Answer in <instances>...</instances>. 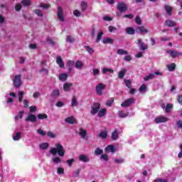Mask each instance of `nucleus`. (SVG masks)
<instances>
[{"mask_svg": "<svg viewBox=\"0 0 182 182\" xmlns=\"http://www.w3.org/2000/svg\"><path fill=\"white\" fill-rule=\"evenodd\" d=\"M156 76H161V73L160 72H155L154 73L149 74V75L144 77V80L147 82L148 80H151V79H154Z\"/></svg>", "mask_w": 182, "mask_h": 182, "instance_id": "0eeeda50", "label": "nucleus"}, {"mask_svg": "<svg viewBox=\"0 0 182 182\" xmlns=\"http://www.w3.org/2000/svg\"><path fill=\"white\" fill-rule=\"evenodd\" d=\"M136 33L139 34L149 33V30L143 26H138L136 29Z\"/></svg>", "mask_w": 182, "mask_h": 182, "instance_id": "ddd939ff", "label": "nucleus"}, {"mask_svg": "<svg viewBox=\"0 0 182 182\" xmlns=\"http://www.w3.org/2000/svg\"><path fill=\"white\" fill-rule=\"evenodd\" d=\"M21 139H22V132H16L13 136V140H14V141H18L21 140Z\"/></svg>", "mask_w": 182, "mask_h": 182, "instance_id": "412c9836", "label": "nucleus"}, {"mask_svg": "<svg viewBox=\"0 0 182 182\" xmlns=\"http://www.w3.org/2000/svg\"><path fill=\"white\" fill-rule=\"evenodd\" d=\"M73 15H74L75 16L79 17V16H82V13H81L80 11H79L78 10H75V11H73Z\"/></svg>", "mask_w": 182, "mask_h": 182, "instance_id": "13d9d810", "label": "nucleus"}, {"mask_svg": "<svg viewBox=\"0 0 182 182\" xmlns=\"http://www.w3.org/2000/svg\"><path fill=\"white\" fill-rule=\"evenodd\" d=\"M67 42H70V43H72L73 42V38L72 36H68L66 38Z\"/></svg>", "mask_w": 182, "mask_h": 182, "instance_id": "774afa93", "label": "nucleus"}, {"mask_svg": "<svg viewBox=\"0 0 182 182\" xmlns=\"http://www.w3.org/2000/svg\"><path fill=\"white\" fill-rule=\"evenodd\" d=\"M165 10L168 15H171V11H173V8L170 6H165Z\"/></svg>", "mask_w": 182, "mask_h": 182, "instance_id": "ea45409f", "label": "nucleus"}, {"mask_svg": "<svg viewBox=\"0 0 182 182\" xmlns=\"http://www.w3.org/2000/svg\"><path fill=\"white\" fill-rule=\"evenodd\" d=\"M92 74L93 76H99V75H100V70L96 68L93 69Z\"/></svg>", "mask_w": 182, "mask_h": 182, "instance_id": "49530a36", "label": "nucleus"}, {"mask_svg": "<svg viewBox=\"0 0 182 182\" xmlns=\"http://www.w3.org/2000/svg\"><path fill=\"white\" fill-rule=\"evenodd\" d=\"M95 156H100L101 154H103V150H102L100 148H97L95 150Z\"/></svg>", "mask_w": 182, "mask_h": 182, "instance_id": "c03bdc74", "label": "nucleus"}, {"mask_svg": "<svg viewBox=\"0 0 182 182\" xmlns=\"http://www.w3.org/2000/svg\"><path fill=\"white\" fill-rule=\"evenodd\" d=\"M136 45L140 46V50H146V49H149V46L140 38L137 39Z\"/></svg>", "mask_w": 182, "mask_h": 182, "instance_id": "39448f33", "label": "nucleus"}, {"mask_svg": "<svg viewBox=\"0 0 182 182\" xmlns=\"http://www.w3.org/2000/svg\"><path fill=\"white\" fill-rule=\"evenodd\" d=\"M22 102L24 105V107H26V108L29 107V101L28 100H26V99L23 100Z\"/></svg>", "mask_w": 182, "mask_h": 182, "instance_id": "4d7b16f0", "label": "nucleus"}, {"mask_svg": "<svg viewBox=\"0 0 182 182\" xmlns=\"http://www.w3.org/2000/svg\"><path fill=\"white\" fill-rule=\"evenodd\" d=\"M79 160L80 161H82L83 163H87L89 161H90V159H89V157H87V156L85 155V154H82L79 156Z\"/></svg>", "mask_w": 182, "mask_h": 182, "instance_id": "f3484780", "label": "nucleus"}, {"mask_svg": "<svg viewBox=\"0 0 182 182\" xmlns=\"http://www.w3.org/2000/svg\"><path fill=\"white\" fill-rule=\"evenodd\" d=\"M21 4L23 6H29L32 4L31 0H22Z\"/></svg>", "mask_w": 182, "mask_h": 182, "instance_id": "473e14b6", "label": "nucleus"}, {"mask_svg": "<svg viewBox=\"0 0 182 182\" xmlns=\"http://www.w3.org/2000/svg\"><path fill=\"white\" fill-rule=\"evenodd\" d=\"M117 55H127V53H129L126 50L118 49L117 50Z\"/></svg>", "mask_w": 182, "mask_h": 182, "instance_id": "58836bf2", "label": "nucleus"}, {"mask_svg": "<svg viewBox=\"0 0 182 182\" xmlns=\"http://www.w3.org/2000/svg\"><path fill=\"white\" fill-rule=\"evenodd\" d=\"M37 107L36 106H31L29 107L30 113H36Z\"/></svg>", "mask_w": 182, "mask_h": 182, "instance_id": "8fccbe9b", "label": "nucleus"}, {"mask_svg": "<svg viewBox=\"0 0 182 182\" xmlns=\"http://www.w3.org/2000/svg\"><path fill=\"white\" fill-rule=\"evenodd\" d=\"M57 173L58 174H65V168L62 167H59L57 168Z\"/></svg>", "mask_w": 182, "mask_h": 182, "instance_id": "de8ad7c7", "label": "nucleus"}, {"mask_svg": "<svg viewBox=\"0 0 182 182\" xmlns=\"http://www.w3.org/2000/svg\"><path fill=\"white\" fill-rule=\"evenodd\" d=\"M65 148L60 143H57L55 144V147L51 148L50 149V154L53 156H56V154H58L60 157H63L65 156Z\"/></svg>", "mask_w": 182, "mask_h": 182, "instance_id": "f257e3e1", "label": "nucleus"}, {"mask_svg": "<svg viewBox=\"0 0 182 182\" xmlns=\"http://www.w3.org/2000/svg\"><path fill=\"white\" fill-rule=\"evenodd\" d=\"M135 22L137 23V25H141V19L139 16H137L135 18Z\"/></svg>", "mask_w": 182, "mask_h": 182, "instance_id": "0e129e2a", "label": "nucleus"}, {"mask_svg": "<svg viewBox=\"0 0 182 182\" xmlns=\"http://www.w3.org/2000/svg\"><path fill=\"white\" fill-rule=\"evenodd\" d=\"M119 117H127L129 112H124L123 111H119L118 112Z\"/></svg>", "mask_w": 182, "mask_h": 182, "instance_id": "37998d69", "label": "nucleus"}, {"mask_svg": "<svg viewBox=\"0 0 182 182\" xmlns=\"http://www.w3.org/2000/svg\"><path fill=\"white\" fill-rule=\"evenodd\" d=\"M126 32L128 35H134L136 31H134V28L132 27H128L126 28Z\"/></svg>", "mask_w": 182, "mask_h": 182, "instance_id": "c85d7f7f", "label": "nucleus"}, {"mask_svg": "<svg viewBox=\"0 0 182 182\" xmlns=\"http://www.w3.org/2000/svg\"><path fill=\"white\" fill-rule=\"evenodd\" d=\"M117 9L119 12H126V11H127V5L123 2L119 3L117 5Z\"/></svg>", "mask_w": 182, "mask_h": 182, "instance_id": "f8f14e48", "label": "nucleus"}, {"mask_svg": "<svg viewBox=\"0 0 182 182\" xmlns=\"http://www.w3.org/2000/svg\"><path fill=\"white\" fill-rule=\"evenodd\" d=\"M58 79L59 80H60V82H66V80H68V74L66 73L60 74L58 76Z\"/></svg>", "mask_w": 182, "mask_h": 182, "instance_id": "4be33fe9", "label": "nucleus"}, {"mask_svg": "<svg viewBox=\"0 0 182 182\" xmlns=\"http://www.w3.org/2000/svg\"><path fill=\"white\" fill-rule=\"evenodd\" d=\"M100 110V103H94V105L91 107V114L95 116L97 112Z\"/></svg>", "mask_w": 182, "mask_h": 182, "instance_id": "20e7f679", "label": "nucleus"}, {"mask_svg": "<svg viewBox=\"0 0 182 182\" xmlns=\"http://www.w3.org/2000/svg\"><path fill=\"white\" fill-rule=\"evenodd\" d=\"M112 140H117L119 139V132L117 129H114L111 136Z\"/></svg>", "mask_w": 182, "mask_h": 182, "instance_id": "bb28decb", "label": "nucleus"}, {"mask_svg": "<svg viewBox=\"0 0 182 182\" xmlns=\"http://www.w3.org/2000/svg\"><path fill=\"white\" fill-rule=\"evenodd\" d=\"M52 161L54 164H60V163H62V159L59 156H54L52 159Z\"/></svg>", "mask_w": 182, "mask_h": 182, "instance_id": "b1692460", "label": "nucleus"}, {"mask_svg": "<svg viewBox=\"0 0 182 182\" xmlns=\"http://www.w3.org/2000/svg\"><path fill=\"white\" fill-rule=\"evenodd\" d=\"M114 163H117V164H122V163H124V160L122 159H115Z\"/></svg>", "mask_w": 182, "mask_h": 182, "instance_id": "052dcab7", "label": "nucleus"}, {"mask_svg": "<svg viewBox=\"0 0 182 182\" xmlns=\"http://www.w3.org/2000/svg\"><path fill=\"white\" fill-rule=\"evenodd\" d=\"M105 151L107 153H114V146L113 145H108L105 148Z\"/></svg>", "mask_w": 182, "mask_h": 182, "instance_id": "a878e982", "label": "nucleus"}, {"mask_svg": "<svg viewBox=\"0 0 182 182\" xmlns=\"http://www.w3.org/2000/svg\"><path fill=\"white\" fill-rule=\"evenodd\" d=\"M102 36H103V32L100 31L97 36V42L101 41Z\"/></svg>", "mask_w": 182, "mask_h": 182, "instance_id": "e2e57ef3", "label": "nucleus"}, {"mask_svg": "<svg viewBox=\"0 0 182 182\" xmlns=\"http://www.w3.org/2000/svg\"><path fill=\"white\" fill-rule=\"evenodd\" d=\"M40 8H43V9H48V8H50V5L46 4H41Z\"/></svg>", "mask_w": 182, "mask_h": 182, "instance_id": "6e6d98bb", "label": "nucleus"}, {"mask_svg": "<svg viewBox=\"0 0 182 182\" xmlns=\"http://www.w3.org/2000/svg\"><path fill=\"white\" fill-rule=\"evenodd\" d=\"M25 95V92L23 91H18V92L19 103L22 102V101L23 100V95Z\"/></svg>", "mask_w": 182, "mask_h": 182, "instance_id": "7c9ffc66", "label": "nucleus"}, {"mask_svg": "<svg viewBox=\"0 0 182 182\" xmlns=\"http://www.w3.org/2000/svg\"><path fill=\"white\" fill-rule=\"evenodd\" d=\"M49 147V144L45 142L40 144V149L42 150H46Z\"/></svg>", "mask_w": 182, "mask_h": 182, "instance_id": "79ce46f5", "label": "nucleus"}, {"mask_svg": "<svg viewBox=\"0 0 182 182\" xmlns=\"http://www.w3.org/2000/svg\"><path fill=\"white\" fill-rule=\"evenodd\" d=\"M81 8H82V11H86V9L87 8V4H86V2L82 1L81 3Z\"/></svg>", "mask_w": 182, "mask_h": 182, "instance_id": "5fc2aeb1", "label": "nucleus"}, {"mask_svg": "<svg viewBox=\"0 0 182 182\" xmlns=\"http://www.w3.org/2000/svg\"><path fill=\"white\" fill-rule=\"evenodd\" d=\"M71 106L73 107H75L77 106V100L76 99V97H73L72 98Z\"/></svg>", "mask_w": 182, "mask_h": 182, "instance_id": "a19ab883", "label": "nucleus"}, {"mask_svg": "<svg viewBox=\"0 0 182 182\" xmlns=\"http://www.w3.org/2000/svg\"><path fill=\"white\" fill-rule=\"evenodd\" d=\"M15 9L16 11H17L18 12H19V11H21V9H22V4H17L15 6Z\"/></svg>", "mask_w": 182, "mask_h": 182, "instance_id": "680f3d73", "label": "nucleus"}, {"mask_svg": "<svg viewBox=\"0 0 182 182\" xmlns=\"http://www.w3.org/2000/svg\"><path fill=\"white\" fill-rule=\"evenodd\" d=\"M34 14L38 15V16H43V14H42V11L39 9L35 10Z\"/></svg>", "mask_w": 182, "mask_h": 182, "instance_id": "bf43d9fd", "label": "nucleus"}, {"mask_svg": "<svg viewBox=\"0 0 182 182\" xmlns=\"http://www.w3.org/2000/svg\"><path fill=\"white\" fill-rule=\"evenodd\" d=\"M173 109V105L171 104H168L166 105V107L165 108V112L166 113H168V112H170V109Z\"/></svg>", "mask_w": 182, "mask_h": 182, "instance_id": "09e8293b", "label": "nucleus"}, {"mask_svg": "<svg viewBox=\"0 0 182 182\" xmlns=\"http://www.w3.org/2000/svg\"><path fill=\"white\" fill-rule=\"evenodd\" d=\"M127 71V70L126 69L122 70L118 75V77L119 79H123V77H124V75H126Z\"/></svg>", "mask_w": 182, "mask_h": 182, "instance_id": "c9c22d12", "label": "nucleus"}, {"mask_svg": "<svg viewBox=\"0 0 182 182\" xmlns=\"http://www.w3.org/2000/svg\"><path fill=\"white\" fill-rule=\"evenodd\" d=\"M146 90H147V86L145 84H143L139 87V91L140 92V93H144V92H146Z\"/></svg>", "mask_w": 182, "mask_h": 182, "instance_id": "4c0bfd02", "label": "nucleus"}, {"mask_svg": "<svg viewBox=\"0 0 182 182\" xmlns=\"http://www.w3.org/2000/svg\"><path fill=\"white\" fill-rule=\"evenodd\" d=\"M102 72L103 75H106V73H107L109 72V73H114V70H113V69H111V68H102Z\"/></svg>", "mask_w": 182, "mask_h": 182, "instance_id": "c756f323", "label": "nucleus"}, {"mask_svg": "<svg viewBox=\"0 0 182 182\" xmlns=\"http://www.w3.org/2000/svg\"><path fill=\"white\" fill-rule=\"evenodd\" d=\"M74 161H75L74 159L67 160V163H68L69 167H72V164H73Z\"/></svg>", "mask_w": 182, "mask_h": 182, "instance_id": "69168bd1", "label": "nucleus"}, {"mask_svg": "<svg viewBox=\"0 0 182 182\" xmlns=\"http://www.w3.org/2000/svg\"><path fill=\"white\" fill-rule=\"evenodd\" d=\"M154 122L155 123H156V124H159L160 123H166V122H168V118L163 116H159L155 118Z\"/></svg>", "mask_w": 182, "mask_h": 182, "instance_id": "9b49d317", "label": "nucleus"}, {"mask_svg": "<svg viewBox=\"0 0 182 182\" xmlns=\"http://www.w3.org/2000/svg\"><path fill=\"white\" fill-rule=\"evenodd\" d=\"M56 63L60 68H65V63L60 56L56 58Z\"/></svg>", "mask_w": 182, "mask_h": 182, "instance_id": "6ab92c4d", "label": "nucleus"}, {"mask_svg": "<svg viewBox=\"0 0 182 182\" xmlns=\"http://www.w3.org/2000/svg\"><path fill=\"white\" fill-rule=\"evenodd\" d=\"M106 113H107V109L105 108L101 109L100 111H98V117H103V116H105Z\"/></svg>", "mask_w": 182, "mask_h": 182, "instance_id": "cd10ccee", "label": "nucleus"}, {"mask_svg": "<svg viewBox=\"0 0 182 182\" xmlns=\"http://www.w3.org/2000/svg\"><path fill=\"white\" fill-rule=\"evenodd\" d=\"M13 83L15 87H21L22 86V78L21 75H16L13 79Z\"/></svg>", "mask_w": 182, "mask_h": 182, "instance_id": "f03ea898", "label": "nucleus"}, {"mask_svg": "<svg viewBox=\"0 0 182 182\" xmlns=\"http://www.w3.org/2000/svg\"><path fill=\"white\" fill-rule=\"evenodd\" d=\"M133 103H134V99L129 98V99H127L124 102H122L121 106L122 107H129V106H132Z\"/></svg>", "mask_w": 182, "mask_h": 182, "instance_id": "6e6552de", "label": "nucleus"}, {"mask_svg": "<svg viewBox=\"0 0 182 182\" xmlns=\"http://www.w3.org/2000/svg\"><path fill=\"white\" fill-rule=\"evenodd\" d=\"M114 42V40H113V38H104L102 41V43H104L105 45H107V43L112 44Z\"/></svg>", "mask_w": 182, "mask_h": 182, "instance_id": "5701e85b", "label": "nucleus"}, {"mask_svg": "<svg viewBox=\"0 0 182 182\" xmlns=\"http://www.w3.org/2000/svg\"><path fill=\"white\" fill-rule=\"evenodd\" d=\"M106 89V85L103 83H99L95 87V90L97 92V94H98L100 96H102L103 95V90Z\"/></svg>", "mask_w": 182, "mask_h": 182, "instance_id": "7ed1b4c3", "label": "nucleus"}, {"mask_svg": "<svg viewBox=\"0 0 182 182\" xmlns=\"http://www.w3.org/2000/svg\"><path fill=\"white\" fill-rule=\"evenodd\" d=\"M167 68L169 72H174V70H176V64L171 63L170 65H168Z\"/></svg>", "mask_w": 182, "mask_h": 182, "instance_id": "2f4dec72", "label": "nucleus"}, {"mask_svg": "<svg viewBox=\"0 0 182 182\" xmlns=\"http://www.w3.org/2000/svg\"><path fill=\"white\" fill-rule=\"evenodd\" d=\"M60 95V92L59 91L58 89H55L53 90L51 92V97H55V99L58 98V97Z\"/></svg>", "mask_w": 182, "mask_h": 182, "instance_id": "393cba45", "label": "nucleus"}, {"mask_svg": "<svg viewBox=\"0 0 182 182\" xmlns=\"http://www.w3.org/2000/svg\"><path fill=\"white\" fill-rule=\"evenodd\" d=\"M37 117L39 120H43L48 119V114H38Z\"/></svg>", "mask_w": 182, "mask_h": 182, "instance_id": "72a5a7b5", "label": "nucleus"}, {"mask_svg": "<svg viewBox=\"0 0 182 182\" xmlns=\"http://www.w3.org/2000/svg\"><path fill=\"white\" fill-rule=\"evenodd\" d=\"M57 15L59 21L63 22L65 21V17L63 16V11L62 10V7H58Z\"/></svg>", "mask_w": 182, "mask_h": 182, "instance_id": "4468645a", "label": "nucleus"}, {"mask_svg": "<svg viewBox=\"0 0 182 182\" xmlns=\"http://www.w3.org/2000/svg\"><path fill=\"white\" fill-rule=\"evenodd\" d=\"M78 134L80 136L81 139L84 140L87 139V131L83 128H80L78 129Z\"/></svg>", "mask_w": 182, "mask_h": 182, "instance_id": "423d86ee", "label": "nucleus"}, {"mask_svg": "<svg viewBox=\"0 0 182 182\" xmlns=\"http://www.w3.org/2000/svg\"><path fill=\"white\" fill-rule=\"evenodd\" d=\"M47 136H48V137H50V139H55V137H56V134H54V133L52 132H48L47 133Z\"/></svg>", "mask_w": 182, "mask_h": 182, "instance_id": "3c124183", "label": "nucleus"}, {"mask_svg": "<svg viewBox=\"0 0 182 182\" xmlns=\"http://www.w3.org/2000/svg\"><path fill=\"white\" fill-rule=\"evenodd\" d=\"M65 122L69 124H75V123H76V120L73 117H68L65 118Z\"/></svg>", "mask_w": 182, "mask_h": 182, "instance_id": "a211bd4d", "label": "nucleus"}, {"mask_svg": "<svg viewBox=\"0 0 182 182\" xmlns=\"http://www.w3.org/2000/svg\"><path fill=\"white\" fill-rule=\"evenodd\" d=\"M74 65H75V61L68 60L67 63L68 67H73Z\"/></svg>", "mask_w": 182, "mask_h": 182, "instance_id": "338daca9", "label": "nucleus"}, {"mask_svg": "<svg viewBox=\"0 0 182 182\" xmlns=\"http://www.w3.org/2000/svg\"><path fill=\"white\" fill-rule=\"evenodd\" d=\"M11 96V97H16V95L14 92H10L9 95L6 96L7 101V105H11V103H14V99L9 97Z\"/></svg>", "mask_w": 182, "mask_h": 182, "instance_id": "2eb2a0df", "label": "nucleus"}, {"mask_svg": "<svg viewBox=\"0 0 182 182\" xmlns=\"http://www.w3.org/2000/svg\"><path fill=\"white\" fill-rule=\"evenodd\" d=\"M165 25L169 28H173V26H176V23L173 20L168 19L165 21Z\"/></svg>", "mask_w": 182, "mask_h": 182, "instance_id": "dca6fc26", "label": "nucleus"}, {"mask_svg": "<svg viewBox=\"0 0 182 182\" xmlns=\"http://www.w3.org/2000/svg\"><path fill=\"white\" fill-rule=\"evenodd\" d=\"M166 52L168 53V55H170L171 58H177V56H181L182 55L181 53L173 50H166Z\"/></svg>", "mask_w": 182, "mask_h": 182, "instance_id": "9d476101", "label": "nucleus"}, {"mask_svg": "<svg viewBox=\"0 0 182 182\" xmlns=\"http://www.w3.org/2000/svg\"><path fill=\"white\" fill-rule=\"evenodd\" d=\"M37 133H38V134H40L41 136H46V132L43 131L41 129H38Z\"/></svg>", "mask_w": 182, "mask_h": 182, "instance_id": "603ef678", "label": "nucleus"}, {"mask_svg": "<svg viewBox=\"0 0 182 182\" xmlns=\"http://www.w3.org/2000/svg\"><path fill=\"white\" fill-rule=\"evenodd\" d=\"M72 86H73V83H65L63 85V90L65 92H70Z\"/></svg>", "mask_w": 182, "mask_h": 182, "instance_id": "aec40b11", "label": "nucleus"}, {"mask_svg": "<svg viewBox=\"0 0 182 182\" xmlns=\"http://www.w3.org/2000/svg\"><path fill=\"white\" fill-rule=\"evenodd\" d=\"M99 137H100L101 139H106V137H107V132H102L101 133H100Z\"/></svg>", "mask_w": 182, "mask_h": 182, "instance_id": "a18cd8bd", "label": "nucleus"}, {"mask_svg": "<svg viewBox=\"0 0 182 182\" xmlns=\"http://www.w3.org/2000/svg\"><path fill=\"white\" fill-rule=\"evenodd\" d=\"M75 66L76 69H82L83 68V63H82V61H77Z\"/></svg>", "mask_w": 182, "mask_h": 182, "instance_id": "e433bc0d", "label": "nucleus"}, {"mask_svg": "<svg viewBox=\"0 0 182 182\" xmlns=\"http://www.w3.org/2000/svg\"><path fill=\"white\" fill-rule=\"evenodd\" d=\"M37 119L36 115L33 114H28L25 119V122H31V123H36Z\"/></svg>", "mask_w": 182, "mask_h": 182, "instance_id": "1a4fd4ad", "label": "nucleus"}, {"mask_svg": "<svg viewBox=\"0 0 182 182\" xmlns=\"http://www.w3.org/2000/svg\"><path fill=\"white\" fill-rule=\"evenodd\" d=\"M113 102H114V100H113V98H111L110 100H107L106 102L107 106L110 107L112 105H113Z\"/></svg>", "mask_w": 182, "mask_h": 182, "instance_id": "864d4df0", "label": "nucleus"}, {"mask_svg": "<svg viewBox=\"0 0 182 182\" xmlns=\"http://www.w3.org/2000/svg\"><path fill=\"white\" fill-rule=\"evenodd\" d=\"M84 48L85 49V50H87V52H88V53H90V55H93V53H95V50H93V48L87 46H85Z\"/></svg>", "mask_w": 182, "mask_h": 182, "instance_id": "f704fd0d", "label": "nucleus"}]
</instances>
